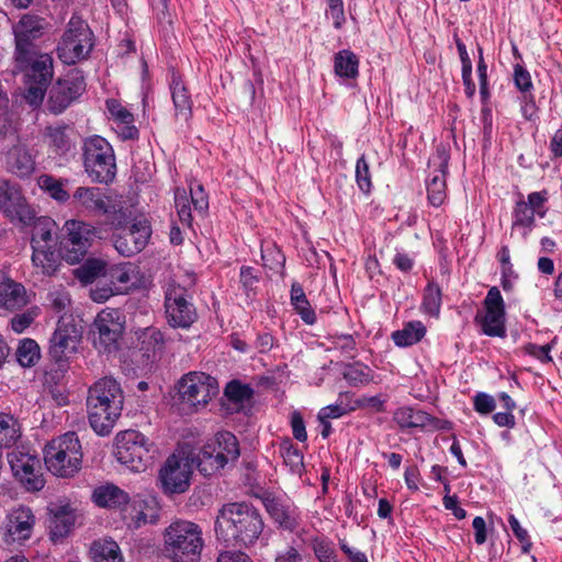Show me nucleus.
I'll return each instance as SVG.
<instances>
[{
    "label": "nucleus",
    "mask_w": 562,
    "mask_h": 562,
    "mask_svg": "<svg viewBox=\"0 0 562 562\" xmlns=\"http://www.w3.org/2000/svg\"><path fill=\"white\" fill-rule=\"evenodd\" d=\"M108 200L109 196L97 187H78L71 195L75 207L82 209L92 215H101Z\"/></svg>",
    "instance_id": "nucleus-27"
},
{
    "label": "nucleus",
    "mask_w": 562,
    "mask_h": 562,
    "mask_svg": "<svg viewBox=\"0 0 562 562\" xmlns=\"http://www.w3.org/2000/svg\"><path fill=\"white\" fill-rule=\"evenodd\" d=\"M334 337V348L339 350L342 355L348 358H355L356 340L350 334H336Z\"/></svg>",
    "instance_id": "nucleus-59"
},
{
    "label": "nucleus",
    "mask_w": 562,
    "mask_h": 562,
    "mask_svg": "<svg viewBox=\"0 0 562 562\" xmlns=\"http://www.w3.org/2000/svg\"><path fill=\"white\" fill-rule=\"evenodd\" d=\"M75 525V515L68 507H60L50 518V538L58 540L65 538Z\"/></svg>",
    "instance_id": "nucleus-44"
},
{
    "label": "nucleus",
    "mask_w": 562,
    "mask_h": 562,
    "mask_svg": "<svg viewBox=\"0 0 562 562\" xmlns=\"http://www.w3.org/2000/svg\"><path fill=\"white\" fill-rule=\"evenodd\" d=\"M355 173L359 190L364 194H370L372 190L371 171L364 154L357 159Z\"/></svg>",
    "instance_id": "nucleus-53"
},
{
    "label": "nucleus",
    "mask_w": 562,
    "mask_h": 562,
    "mask_svg": "<svg viewBox=\"0 0 562 562\" xmlns=\"http://www.w3.org/2000/svg\"><path fill=\"white\" fill-rule=\"evenodd\" d=\"M239 281L246 294L249 295V292L252 291L259 282L256 269L250 266H243L239 272Z\"/></svg>",
    "instance_id": "nucleus-63"
},
{
    "label": "nucleus",
    "mask_w": 562,
    "mask_h": 562,
    "mask_svg": "<svg viewBox=\"0 0 562 562\" xmlns=\"http://www.w3.org/2000/svg\"><path fill=\"white\" fill-rule=\"evenodd\" d=\"M280 454L284 464L292 474L301 476L304 467V456L302 451L292 442L290 438H285L280 443Z\"/></svg>",
    "instance_id": "nucleus-43"
},
{
    "label": "nucleus",
    "mask_w": 562,
    "mask_h": 562,
    "mask_svg": "<svg viewBox=\"0 0 562 562\" xmlns=\"http://www.w3.org/2000/svg\"><path fill=\"white\" fill-rule=\"evenodd\" d=\"M514 85L522 94L532 93L533 83L530 72L520 64L514 65Z\"/></svg>",
    "instance_id": "nucleus-56"
},
{
    "label": "nucleus",
    "mask_w": 562,
    "mask_h": 562,
    "mask_svg": "<svg viewBox=\"0 0 562 562\" xmlns=\"http://www.w3.org/2000/svg\"><path fill=\"white\" fill-rule=\"evenodd\" d=\"M175 402L183 409L198 411L204 407L216 394L215 380L204 373L192 371L184 374L176 384Z\"/></svg>",
    "instance_id": "nucleus-12"
},
{
    "label": "nucleus",
    "mask_w": 562,
    "mask_h": 562,
    "mask_svg": "<svg viewBox=\"0 0 562 562\" xmlns=\"http://www.w3.org/2000/svg\"><path fill=\"white\" fill-rule=\"evenodd\" d=\"M82 165L85 172L94 183L110 184L116 177V159L112 145L100 135L82 140Z\"/></svg>",
    "instance_id": "nucleus-6"
},
{
    "label": "nucleus",
    "mask_w": 562,
    "mask_h": 562,
    "mask_svg": "<svg viewBox=\"0 0 562 562\" xmlns=\"http://www.w3.org/2000/svg\"><path fill=\"white\" fill-rule=\"evenodd\" d=\"M344 378L353 386L368 384L373 380V371L361 362L348 363L344 371Z\"/></svg>",
    "instance_id": "nucleus-50"
},
{
    "label": "nucleus",
    "mask_w": 562,
    "mask_h": 562,
    "mask_svg": "<svg viewBox=\"0 0 562 562\" xmlns=\"http://www.w3.org/2000/svg\"><path fill=\"white\" fill-rule=\"evenodd\" d=\"M353 409H355L353 407H349L347 404L335 403V404H330V405H327V406L321 408V411L317 414V418L318 419H335V418H339V417L348 414L349 412H351Z\"/></svg>",
    "instance_id": "nucleus-61"
},
{
    "label": "nucleus",
    "mask_w": 562,
    "mask_h": 562,
    "mask_svg": "<svg viewBox=\"0 0 562 562\" xmlns=\"http://www.w3.org/2000/svg\"><path fill=\"white\" fill-rule=\"evenodd\" d=\"M548 199L549 193L546 189L529 193L527 200L519 192L512 213V227L525 228L524 236H527L536 226L535 216L538 215L543 218L547 215L548 207L546 203Z\"/></svg>",
    "instance_id": "nucleus-17"
},
{
    "label": "nucleus",
    "mask_w": 562,
    "mask_h": 562,
    "mask_svg": "<svg viewBox=\"0 0 562 562\" xmlns=\"http://www.w3.org/2000/svg\"><path fill=\"white\" fill-rule=\"evenodd\" d=\"M82 449L76 432L52 439L44 448L47 470L59 477H72L81 469Z\"/></svg>",
    "instance_id": "nucleus-5"
},
{
    "label": "nucleus",
    "mask_w": 562,
    "mask_h": 562,
    "mask_svg": "<svg viewBox=\"0 0 562 562\" xmlns=\"http://www.w3.org/2000/svg\"><path fill=\"white\" fill-rule=\"evenodd\" d=\"M263 505L278 528L292 532L300 526L301 512L294 504L278 497H266Z\"/></svg>",
    "instance_id": "nucleus-25"
},
{
    "label": "nucleus",
    "mask_w": 562,
    "mask_h": 562,
    "mask_svg": "<svg viewBox=\"0 0 562 562\" xmlns=\"http://www.w3.org/2000/svg\"><path fill=\"white\" fill-rule=\"evenodd\" d=\"M393 420L401 430L413 428L448 430L451 428V422L437 418L422 409H414L409 406L398 407L393 414Z\"/></svg>",
    "instance_id": "nucleus-22"
},
{
    "label": "nucleus",
    "mask_w": 562,
    "mask_h": 562,
    "mask_svg": "<svg viewBox=\"0 0 562 562\" xmlns=\"http://www.w3.org/2000/svg\"><path fill=\"white\" fill-rule=\"evenodd\" d=\"M450 160L449 149L443 145L436 148V155L430 160L437 168L429 173L426 180L427 199L429 204L439 207L443 204L447 198V176Z\"/></svg>",
    "instance_id": "nucleus-21"
},
{
    "label": "nucleus",
    "mask_w": 562,
    "mask_h": 562,
    "mask_svg": "<svg viewBox=\"0 0 562 562\" xmlns=\"http://www.w3.org/2000/svg\"><path fill=\"white\" fill-rule=\"evenodd\" d=\"M130 517L135 528L146 524H156L159 519L160 509L155 497H135L131 502Z\"/></svg>",
    "instance_id": "nucleus-30"
},
{
    "label": "nucleus",
    "mask_w": 562,
    "mask_h": 562,
    "mask_svg": "<svg viewBox=\"0 0 562 562\" xmlns=\"http://www.w3.org/2000/svg\"><path fill=\"white\" fill-rule=\"evenodd\" d=\"M166 319L172 328L188 329L198 319L190 289L170 279L164 290Z\"/></svg>",
    "instance_id": "nucleus-9"
},
{
    "label": "nucleus",
    "mask_w": 562,
    "mask_h": 562,
    "mask_svg": "<svg viewBox=\"0 0 562 562\" xmlns=\"http://www.w3.org/2000/svg\"><path fill=\"white\" fill-rule=\"evenodd\" d=\"M101 215L105 216V223L113 229L119 231L127 227L132 220L133 212L121 201H112L110 198L102 210Z\"/></svg>",
    "instance_id": "nucleus-37"
},
{
    "label": "nucleus",
    "mask_w": 562,
    "mask_h": 562,
    "mask_svg": "<svg viewBox=\"0 0 562 562\" xmlns=\"http://www.w3.org/2000/svg\"><path fill=\"white\" fill-rule=\"evenodd\" d=\"M151 442L134 429L120 431L115 436L116 460L134 472H143L153 459Z\"/></svg>",
    "instance_id": "nucleus-11"
},
{
    "label": "nucleus",
    "mask_w": 562,
    "mask_h": 562,
    "mask_svg": "<svg viewBox=\"0 0 562 562\" xmlns=\"http://www.w3.org/2000/svg\"><path fill=\"white\" fill-rule=\"evenodd\" d=\"M175 204H176L177 213L179 216V221L183 225L191 227L193 217H192V213H191L190 199L186 191L176 192Z\"/></svg>",
    "instance_id": "nucleus-55"
},
{
    "label": "nucleus",
    "mask_w": 562,
    "mask_h": 562,
    "mask_svg": "<svg viewBox=\"0 0 562 562\" xmlns=\"http://www.w3.org/2000/svg\"><path fill=\"white\" fill-rule=\"evenodd\" d=\"M313 551L319 562H335V550L333 543L324 538H314L312 540Z\"/></svg>",
    "instance_id": "nucleus-57"
},
{
    "label": "nucleus",
    "mask_w": 562,
    "mask_h": 562,
    "mask_svg": "<svg viewBox=\"0 0 562 562\" xmlns=\"http://www.w3.org/2000/svg\"><path fill=\"white\" fill-rule=\"evenodd\" d=\"M71 133L72 128L69 125L47 127V136L57 155H66L72 148Z\"/></svg>",
    "instance_id": "nucleus-46"
},
{
    "label": "nucleus",
    "mask_w": 562,
    "mask_h": 562,
    "mask_svg": "<svg viewBox=\"0 0 562 562\" xmlns=\"http://www.w3.org/2000/svg\"><path fill=\"white\" fill-rule=\"evenodd\" d=\"M473 407L481 415L491 414L496 407L495 398L487 393L479 392L473 397Z\"/></svg>",
    "instance_id": "nucleus-60"
},
{
    "label": "nucleus",
    "mask_w": 562,
    "mask_h": 562,
    "mask_svg": "<svg viewBox=\"0 0 562 562\" xmlns=\"http://www.w3.org/2000/svg\"><path fill=\"white\" fill-rule=\"evenodd\" d=\"M290 302L293 310L306 325H314L317 322L315 310L306 297L304 289L297 281L292 282Z\"/></svg>",
    "instance_id": "nucleus-35"
},
{
    "label": "nucleus",
    "mask_w": 562,
    "mask_h": 562,
    "mask_svg": "<svg viewBox=\"0 0 562 562\" xmlns=\"http://www.w3.org/2000/svg\"><path fill=\"white\" fill-rule=\"evenodd\" d=\"M124 324L125 317L120 310H102L97 315L92 327L94 347L100 352H116L120 349Z\"/></svg>",
    "instance_id": "nucleus-13"
},
{
    "label": "nucleus",
    "mask_w": 562,
    "mask_h": 562,
    "mask_svg": "<svg viewBox=\"0 0 562 562\" xmlns=\"http://www.w3.org/2000/svg\"><path fill=\"white\" fill-rule=\"evenodd\" d=\"M60 251L57 252L53 245L34 246L32 248V262L41 268L43 274L53 276L60 265Z\"/></svg>",
    "instance_id": "nucleus-34"
},
{
    "label": "nucleus",
    "mask_w": 562,
    "mask_h": 562,
    "mask_svg": "<svg viewBox=\"0 0 562 562\" xmlns=\"http://www.w3.org/2000/svg\"><path fill=\"white\" fill-rule=\"evenodd\" d=\"M392 262L401 272L409 273L415 266V256L406 252L404 249L396 248Z\"/></svg>",
    "instance_id": "nucleus-62"
},
{
    "label": "nucleus",
    "mask_w": 562,
    "mask_h": 562,
    "mask_svg": "<svg viewBox=\"0 0 562 562\" xmlns=\"http://www.w3.org/2000/svg\"><path fill=\"white\" fill-rule=\"evenodd\" d=\"M90 557L93 562L124 561L119 544L112 539L94 540L90 548Z\"/></svg>",
    "instance_id": "nucleus-39"
},
{
    "label": "nucleus",
    "mask_w": 562,
    "mask_h": 562,
    "mask_svg": "<svg viewBox=\"0 0 562 562\" xmlns=\"http://www.w3.org/2000/svg\"><path fill=\"white\" fill-rule=\"evenodd\" d=\"M136 274L137 267L132 262H124L112 266L105 272V278L114 286L116 293L123 294L135 285Z\"/></svg>",
    "instance_id": "nucleus-31"
},
{
    "label": "nucleus",
    "mask_w": 562,
    "mask_h": 562,
    "mask_svg": "<svg viewBox=\"0 0 562 562\" xmlns=\"http://www.w3.org/2000/svg\"><path fill=\"white\" fill-rule=\"evenodd\" d=\"M7 458L13 476L26 491L37 492L44 487L45 480L41 472V461L36 456L14 449L8 453Z\"/></svg>",
    "instance_id": "nucleus-16"
},
{
    "label": "nucleus",
    "mask_w": 562,
    "mask_h": 562,
    "mask_svg": "<svg viewBox=\"0 0 562 562\" xmlns=\"http://www.w3.org/2000/svg\"><path fill=\"white\" fill-rule=\"evenodd\" d=\"M7 168L18 177L26 178L34 172L35 160L27 148L14 146L7 155Z\"/></svg>",
    "instance_id": "nucleus-32"
},
{
    "label": "nucleus",
    "mask_w": 562,
    "mask_h": 562,
    "mask_svg": "<svg viewBox=\"0 0 562 562\" xmlns=\"http://www.w3.org/2000/svg\"><path fill=\"white\" fill-rule=\"evenodd\" d=\"M139 350L148 361L159 359L165 350V338L160 329L156 327L145 328L138 336Z\"/></svg>",
    "instance_id": "nucleus-33"
},
{
    "label": "nucleus",
    "mask_w": 562,
    "mask_h": 562,
    "mask_svg": "<svg viewBox=\"0 0 562 562\" xmlns=\"http://www.w3.org/2000/svg\"><path fill=\"white\" fill-rule=\"evenodd\" d=\"M27 302L23 284L0 273V307L9 311L21 310Z\"/></svg>",
    "instance_id": "nucleus-28"
},
{
    "label": "nucleus",
    "mask_w": 562,
    "mask_h": 562,
    "mask_svg": "<svg viewBox=\"0 0 562 562\" xmlns=\"http://www.w3.org/2000/svg\"><path fill=\"white\" fill-rule=\"evenodd\" d=\"M97 228L79 220L66 221L59 237L61 259L70 265L80 263L97 238Z\"/></svg>",
    "instance_id": "nucleus-10"
},
{
    "label": "nucleus",
    "mask_w": 562,
    "mask_h": 562,
    "mask_svg": "<svg viewBox=\"0 0 562 562\" xmlns=\"http://www.w3.org/2000/svg\"><path fill=\"white\" fill-rule=\"evenodd\" d=\"M191 474L188 461L171 454L159 470L158 479L162 492L167 495L184 493L190 486Z\"/></svg>",
    "instance_id": "nucleus-19"
},
{
    "label": "nucleus",
    "mask_w": 562,
    "mask_h": 562,
    "mask_svg": "<svg viewBox=\"0 0 562 562\" xmlns=\"http://www.w3.org/2000/svg\"><path fill=\"white\" fill-rule=\"evenodd\" d=\"M37 183L45 193L58 203H66L71 199V195L65 188L66 184L69 183L68 179L55 178L52 175H42Z\"/></svg>",
    "instance_id": "nucleus-42"
},
{
    "label": "nucleus",
    "mask_w": 562,
    "mask_h": 562,
    "mask_svg": "<svg viewBox=\"0 0 562 562\" xmlns=\"http://www.w3.org/2000/svg\"><path fill=\"white\" fill-rule=\"evenodd\" d=\"M36 518L27 506L13 508L7 516L4 541L23 543L33 533Z\"/></svg>",
    "instance_id": "nucleus-23"
},
{
    "label": "nucleus",
    "mask_w": 562,
    "mask_h": 562,
    "mask_svg": "<svg viewBox=\"0 0 562 562\" xmlns=\"http://www.w3.org/2000/svg\"><path fill=\"white\" fill-rule=\"evenodd\" d=\"M239 442L229 431H221L210 439L198 456V470L205 476H211L239 458Z\"/></svg>",
    "instance_id": "nucleus-8"
},
{
    "label": "nucleus",
    "mask_w": 562,
    "mask_h": 562,
    "mask_svg": "<svg viewBox=\"0 0 562 562\" xmlns=\"http://www.w3.org/2000/svg\"><path fill=\"white\" fill-rule=\"evenodd\" d=\"M426 326L420 321H411L402 329L392 333V340L401 348L411 347L419 342L426 335Z\"/></svg>",
    "instance_id": "nucleus-38"
},
{
    "label": "nucleus",
    "mask_w": 562,
    "mask_h": 562,
    "mask_svg": "<svg viewBox=\"0 0 562 562\" xmlns=\"http://www.w3.org/2000/svg\"><path fill=\"white\" fill-rule=\"evenodd\" d=\"M21 438V427L12 415L0 413V449L10 448Z\"/></svg>",
    "instance_id": "nucleus-45"
},
{
    "label": "nucleus",
    "mask_w": 562,
    "mask_h": 562,
    "mask_svg": "<svg viewBox=\"0 0 562 562\" xmlns=\"http://www.w3.org/2000/svg\"><path fill=\"white\" fill-rule=\"evenodd\" d=\"M86 87L82 70L78 68L69 70L64 78L56 81L49 91V111L55 114L61 113L86 91Z\"/></svg>",
    "instance_id": "nucleus-15"
},
{
    "label": "nucleus",
    "mask_w": 562,
    "mask_h": 562,
    "mask_svg": "<svg viewBox=\"0 0 562 562\" xmlns=\"http://www.w3.org/2000/svg\"><path fill=\"white\" fill-rule=\"evenodd\" d=\"M506 311L501 291L492 286L483 301V311H477L474 316V324L480 327L483 335L488 337L505 338Z\"/></svg>",
    "instance_id": "nucleus-14"
},
{
    "label": "nucleus",
    "mask_w": 562,
    "mask_h": 562,
    "mask_svg": "<svg viewBox=\"0 0 562 562\" xmlns=\"http://www.w3.org/2000/svg\"><path fill=\"white\" fill-rule=\"evenodd\" d=\"M4 215L11 220V222H19L24 226H31L32 222L36 217L35 209L29 204L27 200L18 203L13 209L5 210Z\"/></svg>",
    "instance_id": "nucleus-52"
},
{
    "label": "nucleus",
    "mask_w": 562,
    "mask_h": 562,
    "mask_svg": "<svg viewBox=\"0 0 562 562\" xmlns=\"http://www.w3.org/2000/svg\"><path fill=\"white\" fill-rule=\"evenodd\" d=\"M49 307L56 312H64L67 306L70 304L69 294L65 291L55 290L48 293L47 296Z\"/></svg>",
    "instance_id": "nucleus-64"
},
{
    "label": "nucleus",
    "mask_w": 562,
    "mask_h": 562,
    "mask_svg": "<svg viewBox=\"0 0 562 562\" xmlns=\"http://www.w3.org/2000/svg\"><path fill=\"white\" fill-rule=\"evenodd\" d=\"M93 503L101 508L122 509L131 502L130 495L112 483L97 486L92 492Z\"/></svg>",
    "instance_id": "nucleus-29"
},
{
    "label": "nucleus",
    "mask_w": 562,
    "mask_h": 562,
    "mask_svg": "<svg viewBox=\"0 0 562 562\" xmlns=\"http://www.w3.org/2000/svg\"><path fill=\"white\" fill-rule=\"evenodd\" d=\"M25 196L19 184L11 181H3L0 184V209L3 213L5 210L13 209L18 203L23 202Z\"/></svg>",
    "instance_id": "nucleus-48"
},
{
    "label": "nucleus",
    "mask_w": 562,
    "mask_h": 562,
    "mask_svg": "<svg viewBox=\"0 0 562 562\" xmlns=\"http://www.w3.org/2000/svg\"><path fill=\"white\" fill-rule=\"evenodd\" d=\"M150 236V223L145 218L135 220L130 227L113 236V245L120 255L132 257L147 246Z\"/></svg>",
    "instance_id": "nucleus-20"
},
{
    "label": "nucleus",
    "mask_w": 562,
    "mask_h": 562,
    "mask_svg": "<svg viewBox=\"0 0 562 562\" xmlns=\"http://www.w3.org/2000/svg\"><path fill=\"white\" fill-rule=\"evenodd\" d=\"M359 57L351 49H341L334 55V72L345 80H356L359 76Z\"/></svg>",
    "instance_id": "nucleus-36"
},
{
    "label": "nucleus",
    "mask_w": 562,
    "mask_h": 562,
    "mask_svg": "<svg viewBox=\"0 0 562 562\" xmlns=\"http://www.w3.org/2000/svg\"><path fill=\"white\" fill-rule=\"evenodd\" d=\"M40 346L34 339L24 338L16 349V359L22 367H32L40 360Z\"/></svg>",
    "instance_id": "nucleus-51"
},
{
    "label": "nucleus",
    "mask_w": 562,
    "mask_h": 562,
    "mask_svg": "<svg viewBox=\"0 0 562 562\" xmlns=\"http://www.w3.org/2000/svg\"><path fill=\"white\" fill-rule=\"evenodd\" d=\"M169 89L175 109V119L188 123L193 116V100L189 88L177 72L171 75Z\"/></svg>",
    "instance_id": "nucleus-26"
},
{
    "label": "nucleus",
    "mask_w": 562,
    "mask_h": 562,
    "mask_svg": "<svg viewBox=\"0 0 562 562\" xmlns=\"http://www.w3.org/2000/svg\"><path fill=\"white\" fill-rule=\"evenodd\" d=\"M255 391L249 384L241 383L239 380L229 381L224 390L227 400L235 404H244L250 402Z\"/></svg>",
    "instance_id": "nucleus-49"
},
{
    "label": "nucleus",
    "mask_w": 562,
    "mask_h": 562,
    "mask_svg": "<svg viewBox=\"0 0 562 562\" xmlns=\"http://www.w3.org/2000/svg\"><path fill=\"white\" fill-rule=\"evenodd\" d=\"M33 231L31 236V247L53 245V235L57 229L56 222L49 216H36L32 222Z\"/></svg>",
    "instance_id": "nucleus-40"
},
{
    "label": "nucleus",
    "mask_w": 562,
    "mask_h": 562,
    "mask_svg": "<svg viewBox=\"0 0 562 562\" xmlns=\"http://www.w3.org/2000/svg\"><path fill=\"white\" fill-rule=\"evenodd\" d=\"M441 304V288L436 281L431 280L424 289L420 311L430 317L438 318L440 315Z\"/></svg>",
    "instance_id": "nucleus-41"
},
{
    "label": "nucleus",
    "mask_w": 562,
    "mask_h": 562,
    "mask_svg": "<svg viewBox=\"0 0 562 562\" xmlns=\"http://www.w3.org/2000/svg\"><path fill=\"white\" fill-rule=\"evenodd\" d=\"M15 68L24 76V98L30 105H40L45 97L54 76L53 57L38 53L36 49L27 50L24 59L14 53Z\"/></svg>",
    "instance_id": "nucleus-4"
},
{
    "label": "nucleus",
    "mask_w": 562,
    "mask_h": 562,
    "mask_svg": "<svg viewBox=\"0 0 562 562\" xmlns=\"http://www.w3.org/2000/svg\"><path fill=\"white\" fill-rule=\"evenodd\" d=\"M81 331L72 322L59 319L49 338L48 355L55 363L67 362L78 350Z\"/></svg>",
    "instance_id": "nucleus-18"
},
{
    "label": "nucleus",
    "mask_w": 562,
    "mask_h": 562,
    "mask_svg": "<svg viewBox=\"0 0 562 562\" xmlns=\"http://www.w3.org/2000/svg\"><path fill=\"white\" fill-rule=\"evenodd\" d=\"M124 393L113 378H102L88 390L87 412L91 428L99 436H108L121 417Z\"/></svg>",
    "instance_id": "nucleus-2"
},
{
    "label": "nucleus",
    "mask_w": 562,
    "mask_h": 562,
    "mask_svg": "<svg viewBox=\"0 0 562 562\" xmlns=\"http://www.w3.org/2000/svg\"><path fill=\"white\" fill-rule=\"evenodd\" d=\"M94 46V35L88 23L72 14L57 45V56L66 65L87 59Z\"/></svg>",
    "instance_id": "nucleus-7"
},
{
    "label": "nucleus",
    "mask_w": 562,
    "mask_h": 562,
    "mask_svg": "<svg viewBox=\"0 0 562 562\" xmlns=\"http://www.w3.org/2000/svg\"><path fill=\"white\" fill-rule=\"evenodd\" d=\"M508 524L514 536L521 543V552L524 554H528L532 548V542L530 540L528 531L520 526L518 519L513 514L508 516Z\"/></svg>",
    "instance_id": "nucleus-58"
},
{
    "label": "nucleus",
    "mask_w": 562,
    "mask_h": 562,
    "mask_svg": "<svg viewBox=\"0 0 562 562\" xmlns=\"http://www.w3.org/2000/svg\"><path fill=\"white\" fill-rule=\"evenodd\" d=\"M105 105L115 125L134 122V114L123 106L119 100L108 99Z\"/></svg>",
    "instance_id": "nucleus-54"
},
{
    "label": "nucleus",
    "mask_w": 562,
    "mask_h": 562,
    "mask_svg": "<svg viewBox=\"0 0 562 562\" xmlns=\"http://www.w3.org/2000/svg\"><path fill=\"white\" fill-rule=\"evenodd\" d=\"M204 547L202 528L190 520H176L164 531V553L171 562H199Z\"/></svg>",
    "instance_id": "nucleus-3"
},
{
    "label": "nucleus",
    "mask_w": 562,
    "mask_h": 562,
    "mask_svg": "<svg viewBox=\"0 0 562 562\" xmlns=\"http://www.w3.org/2000/svg\"><path fill=\"white\" fill-rule=\"evenodd\" d=\"M105 262L99 258H87L74 270V276L83 284H90L104 272Z\"/></svg>",
    "instance_id": "nucleus-47"
},
{
    "label": "nucleus",
    "mask_w": 562,
    "mask_h": 562,
    "mask_svg": "<svg viewBox=\"0 0 562 562\" xmlns=\"http://www.w3.org/2000/svg\"><path fill=\"white\" fill-rule=\"evenodd\" d=\"M43 19L25 14L20 21L13 26L15 50L19 53L20 59H24L27 50L36 49L34 41L40 38L43 34Z\"/></svg>",
    "instance_id": "nucleus-24"
},
{
    "label": "nucleus",
    "mask_w": 562,
    "mask_h": 562,
    "mask_svg": "<svg viewBox=\"0 0 562 562\" xmlns=\"http://www.w3.org/2000/svg\"><path fill=\"white\" fill-rule=\"evenodd\" d=\"M265 529L260 510L250 503L224 504L215 519L216 540L226 548L248 549Z\"/></svg>",
    "instance_id": "nucleus-1"
}]
</instances>
